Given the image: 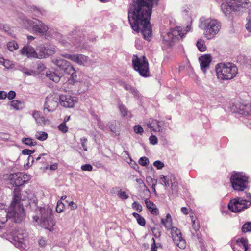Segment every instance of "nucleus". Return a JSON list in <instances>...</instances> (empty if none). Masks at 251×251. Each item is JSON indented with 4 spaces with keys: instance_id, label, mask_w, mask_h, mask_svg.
Returning <instances> with one entry per match:
<instances>
[{
    "instance_id": "f257e3e1",
    "label": "nucleus",
    "mask_w": 251,
    "mask_h": 251,
    "mask_svg": "<svg viewBox=\"0 0 251 251\" xmlns=\"http://www.w3.org/2000/svg\"><path fill=\"white\" fill-rule=\"evenodd\" d=\"M159 0H132L129 5L128 19L132 29L141 33L145 39L150 41L152 29L150 20L152 8Z\"/></svg>"
},
{
    "instance_id": "f03ea898",
    "label": "nucleus",
    "mask_w": 251,
    "mask_h": 251,
    "mask_svg": "<svg viewBox=\"0 0 251 251\" xmlns=\"http://www.w3.org/2000/svg\"><path fill=\"white\" fill-rule=\"evenodd\" d=\"M28 199L30 207H35L37 204V199L33 194L27 191L23 192L20 194V190L19 188H16L13 191V198L9 210L12 211L16 215L18 221L22 222L25 218V213L23 207V203L21 202Z\"/></svg>"
},
{
    "instance_id": "7ed1b4c3",
    "label": "nucleus",
    "mask_w": 251,
    "mask_h": 251,
    "mask_svg": "<svg viewBox=\"0 0 251 251\" xmlns=\"http://www.w3.org/2000/svg\"><path fill=\"white\" fill-rule=\"evenodd\" d=\"M35 208L36 210H38L40 213L38 215L33 217L34 220L35 222H38V220L40 219V225L42 227L50 231H52L55 223L53 220L51 209L49 207L38 208L37 206Z\"/></svg>"
},
{
    "instance_id": "20e7f679",
    "label": "nucleus",
    "mask_w": 251,
    "mask_h": 251,
    "mask_svg": "<svg viewBox=\"0 0 251 251\" xmlns=\"http://www.w3.org/2000/svg\"><path fill=\"white\" fill-rule=\"evenodd\" d=\"M218 2L223 1L221 5V10L224 14L227 16L232 12L240 10L242 8H247L250 5L248 0H215Z\"/></svg>"
},
{
    "instance_id": "39448f33",
    "label": "nucleus",
    "mask_w": 251,
    "mask_h": 251,
    "mask_svg": "<svg viewBox=\"0 0 251 251\" xmlns=\"http://www.w3.org/2000/svg\"><path fill=\"white\" fill-rule=\"evenodd\" d=\"M216 72L218 79L229 80L234 78L238 73L236 66L231 63H220L216 67Z\"/></svg>"
},
{
    "instance_id": "423d86ee",
    "label": "nucleus",
    "mask_w": 251,
    "mask_h": 251,
    "mask_svg": "<svg viewBox=\"0 0 251 251\" xmlns=\"http://www.w3.org/2000/svg\"><path fill=\"white\" fill-rule=\"evenodd\" d=\"M200 26L204 30L205 37L209 40L214 38L218 34L221 28V24L217 20L208 18L201 20Z\"/></svg>"
},
{
    "instance_id": "0eeeda50",
    "label": "nucleus",
    "mask_w": 251,
    "mask_h": 251,
    "mask_svg": "<svg viewBox=\"0 0 251 251\" xmlns=\"http://www.w3.org/2000/svg\"><path fill=\"white\" fill-rule=\"evenodd\" d=\"M247 199L237 197L230 200L228 205V209L233 212H239L251 206V195L246 193Z\"/></svg>"
},
{
    "instance_id": "6e6552de",
    "label": "nucleus",
    "mask_w": 251,
    "mask_h": 251,
    "mask_svg": "<svg viewBox=\"0 0 251 251\" xmlns=\"http://www.w3.org/2000/svg\"><path fill=\"white\" fill-rule=\"evenodd\" d=\"M249 177L242 172L233 174L230 178L232 186L234 190L243 191L248 188Z\"/></svg>"
},
{
    "instance_id": "1a4fd4ad",
    "label": "nucleus",
    "mask_w": 251,
    "mask_h": 251,
    "mask_svg": "<svg viewBox=\"0 0 251 251\" xmlns=\"http://www.w3.org/2000/svg\"><path fill=\"white\" fill-rule=\"evenodd\" d=\"M22 22L25 28H32L33 31L38 34L43 35L49 29L46 25L36 19L29 20L25 18L22 20Z\"/></svg>"
},
{
    "instance_id": "9d476101",
    "label": "nucleus",
    "mask_w": 251,
    "mask_h": 251,
    "mask_svg": "<svg viewBox=\"0 0 251 251\" xmlns=\"http://www.w3.org/2000/svg\"><path fill=\"white\" fill-rule=\"evenodd\" d=\"M132 64L134 70L143 76H149V63L147 59L144 56L140 57L134 55L132 58Z\"/></svg>"
},
{
    "instance_id": "9b49d317",
    "label": "nucleus",
    "mask_w": 251,
    "mask_h": 251,
    "mask_svg": "<svg viewBox=\"0 0 251 251\" xmlns=\"http://www.w3.org/2000/svg\"><path fill=\"white\" fill-rule=\"evenodd\" d=\"M52 61L60 69L63 70L67 74L70 75L73 79L76 78V72L70 62L60 57L53 59Z\"/></svg>"
},
{
    "instance_id": "f8f14e48",
    "label": "nucleus",
    "mask_w": 251,
    "mask_h": 251,
    "mask_svg": "<svg viewBox=\"0 0 251 251\" xmlns=\"http://www.w3.org/2000/svg\"><path fill=\"white\" fill-rule=\"evenodd\" d=\"M182 31L180 27H177L176 29H171L167 34L163 36V43L167 46H171L174 43L177 41L179 38L184 37V33Z\"/></svg>"
},
{
    "instance_id": "ddd939ff",
    "label": "nucleus",
    "mask_w": 251,
    "mask_h": 251,
    "mask_svg": "<svg viewBox=\"0 0 251 251\" xmlns=\"http://www.w3.org/2000/svg\"><path fill=\"white\" fill-rule=\"evenodd\" d=\"M8 178L11 181V183L15 186H21L31 179L29 175L21 172L11 174Z\"/></svg>"
},
{
    "instance_id": "4468645a",
    "label": "nucleus",
    "mask_w": 251,
    "mask_h": 251,
    "mask_svg": "<svg viewBox=\"0 0 251 251\" xmlns=\"http://www.w3.org/2000/svg\"><path fill=\"white\" fill-rule=\"evenodd\" d=\"M60 43L66 47H74L75 50L77 51H80L84 48V44L80 40L74 37H63L60 41Z\"/></svg>"
},
{
    "instance_id": "2eb2a0df",
    "label": "nucleus",
    "mask_w": 251,
    "mask_h": 251,
    "mask_svg": "<svg viewBox=\"0 0 251 251\" xmlns=\"http://www.w3.org/2000/svg\"><path fill=\"white\" fill-rule=\"evenodd\" d=\"M59 96L56 94H50L47 96L44 103V111L46 110L48 112L54 111L58 106Z\"/></svg>"
},
{
    "instance_id": "dca6fc26",
    "label": "nucleus",
    "mask_w": 251,
    "mask_h": 251,
    "mask_svg": "<svg viewBox=\"0 0 251 251\" xmlns=\"http://www.w3.org/2000/svg\"><path fill=\"white\" fill-rule=\"evenodd\" d=\"M171 236L174 244L180 249L186 248V242L182 236L180 230L176 227H172L171 231Z\"/></svg>"
},
{
    "instance_id": "f3484780",
    "label": "nucleus",
    "mask_w": 251,
    "mask_h": 251,
    "mask_svg": "<svg viewBox=\"0 0 251 251\" xmlns=\"http://www.w3.org/2000/svg\"><path fill=\"white\" fill-rule=\"evenodd\" d=\"M160 179L164 182L165 187H169L171 185V190L173 193H176L178 190V183L172 174L167 176L160 175Z\"/></svg>"
},
{
    "instance_id": "a211bd4d",
    "label": "nucleus",
    "mask_w": 251,
    "mask_h": 251,
    "mask_svg": "<svg viewBox=\"0 0 251 251\" xmlns=\"http://www.w3.org/2000/svg\"><path fill=\"white\" fill-rule=\"evenodd\" d=\"M12 236L11 238H9L10 241L17 248H23V245L24 244L25 238L26 237V232L22 230H18L14 233Z\"/></svg>"
},
{
    "instance_id": "6ab92c4d",
    "label": "nucleus",
    "mask_w": 251,
    "mask_h": 251,
    "mask_svg": "<svg viewBox=\"0 0 251 251\" xmlns=\"http://www.w3.org/2000/svg\"><path fill=\"white\" fill-rule=\"evenodd\" d=\"M61 56L70 60L72 61L79 65H85L88 61L89 57L82 54H61Z\"/></svg>"
},
{
    "instance_id": "aec40b11",
    "label": "nucleus",
    "mask_w": 251,
    "mask_h": 251,
    "mask_svg": "<svg viewBox=\"0 0 251 251\" xmlns=\"http://www.w3.org/2000/svg\"><path fill=\"white\" fill-rule=\"evenodd\" d=\"M38 58H45L50 55L54 54L56 50L54 47L51 46H45L41 45L37 48Z\"/></svg>"
},
{
    "instance_id": "412c9836",
    "label": "nucleus",
    "mask_w": 251,
    "mask_h": 251,
    "mask_svg": "<svg viewBox=\"0 0 251 251\" xmlns=\"http://www.w3.org/2000/svg\"><path fill=\"white\" fill-rule=\"evenodd\" d=\"M8 218L11 219L12 221L15 223L21 222L16 220L17 217L12 211L9 209L6 211L4 209L0 208V227L7 221Z\"/></svg>"
},
{
    "instance_id": "4be33fe9",
    "label": "nucleus",
    "mask_w": 251,
    "mask_h": 251,
    "mask_svg": "<svg viewBox=\"0 0 251 251\" xmlns=\"http://www.w3.org/2000/svg\"><path fill=\"white\" fill-rule=\"evenodd\" d=\"M60 104L66 108H72L77 103V100L71 96L61 95L59 96Z\"/></svg>"
},
{
    "instance_id": "5701e85b",
    "label": "nucleus",
    "mask_w": 251,
    "mask_h": 251,
    "mask_svg": "<svg viewBox=\"0 0 251 251\" xmlns=\"http://www.w3.org/2000/svg\"><path fill=\"white\" fill-rule=\"evenodd\" d=\"M231 246L234 251H247L248 249V241L244 238H239L235 243H232Z\"/></svg>"
},
{
    "instance_id": "b1692460",
    "label": "nucleus",
    "mask_w": 251,
    "mask_h": 251,
    "mask_svg": "<svg viewBox=\"0 0 251 251\" xmlns=\"http://www.w3.org/2000/svg\"><path fill=\"white\" fill-rule=\"evenodd\" d=\"M21 53L22 55L26 56L28 58H38V52L37 50L35 51L34 49L29 44L25 45L21 49Z\"/></svg>"
},
{
    "instance_id": "393cba45",
    "label": "nucleus",
    "mask_w": 251,
    "mask_h": 251,
    "mask_svg": "<svg viewBox=\"0 0 251 251\" xmlns=\"http://www.w3.org/2000/svg\"><path fill=\"white\" fill-rule=\"evenodd\" d=\"M162 124L163 123L161 121L150 119L147 123V126L154 132H160L162 131L161 126Z\"/></svg>"
},
{
    "instance_id": "a878e982",
    "label": "nucleus",
    "mask_w": 251,
    "mask_h": 251,
    "mask_svg": "<svg viewBox=\"0 0 251 251\" xmlns=\"http://www.w3.org/2000/svg\"><path fill=\"white\" fill-rule=\"evenodd\" d=\"M200 62L201 68L204 73H205L206 70L209 67V64L211 61V57L210 55L206 54L201 56L199 58Z\"/></svg>"
},
{
    "instance_id": "bb28decb",
    "label": "nucleus",
    "mask_w": 251,
    "mask_h": 251,
    "mask_svg": "<svg viewBox=\"0 0 251 251\" xmlns=\"http://www.w3.org/2000/svg\"><path fill=\"white\" fill-rule=\"evenodd\" d=\"M32 115L37 125L41 126L45 125L47 120L43 116H41V112L40 111H33L32 112Z\"/></svg>"
},
{
    "instance_id": "cd10ccee",
    "label": "nucleus",
    "mask_w": 251,
    "mask_h": 251,
    "mask_svg": "<svg viewBox=\"0 0 251 251\" xmlns=\"http://www.w3.org/2000/svg\"><path fill=\"white\" fill-rule=\"evenodd\" d=\"M145 203L146 204L147 208L149 211L152 214L157 215L158 214V210L156 207V206L150 200L146 199L145 200Z\"/></svg>"
},
{
    "instance_id": "c85d7f7f",
    "label": "nucleus",
    "mask_w": 251,
    "mask_h": 251,
    "mask_svg": "<svg viewBox=\"0 0 251 251\" xmlns=\"http://www.w3.org/2000/svg\"><path fill=\"white\" fill-rule=\"evenodd\" d=\"M17 69L22 72L26 76L35 75L36 71L34 70L29 69L25 66L19 65L17 67Z\"/></svg>"
},
{
    "instance_id": "c756f323",
    "label": "nucleus",
    "mask_w": 251,
    "mask_h": 251,
    "mask_svg": "<svg viewBox=\"0 0 251 251\" xmlns=\"http://www.w3.org/2000/svg\"><path fill=\"white\" fill-rule=\"evenodd\" d=\"M122 86L124 88L125 90L129 91L135 97H139V93L137 90H136L135 88L133 87L130 85L124 82L122 83Z\"/></svg>"
},
{
    "instance_id": "7c9ffc66",
    "label": "nucleus",
    "mask_w": 251,
    "mask_h": 251,
    "mask_svg": "<svg viewBox=\"0 0 251 251\" xmlns=\"http://www.w3.org/2000/svg\"><path fill=\"white\" fill-rule=\"evenodd\" d=\"M162 224L168 229H171L172 227V218L170 214L166 215L165 219H161Z\"/></svg>"
},
{
    "instance_id": "2f4dec72",
    "label": "nucleus",
    "mask_w": 251,
    "mask_h": 251,
    "mask_svg": "<svg viewBox=\"0 0 251 251\" xmlns=\"http://www.w3.org/2000/svg\"><path fill=\"white\" fill-rule=\"evenodd\" d=\"M46 76L55 82H59L60 79V77L56 73L51 71L47 72L46 73Z\"/></svg>"
},
{
    "instance_id": "473e14b6",
    "label": "nucleus",
    "mask_w": 251,
    "mask_h": 251,
    "mask_svg": "<svg viewBox=\"0 0 251 251\" xmlns=\"http://www.w3.org/2000/svg\"><path fill=\"white\" fill-rule=\"evenodd\" d=\"M196 46L199 50L201 52H203L206 50V46L205 44V41L203 39H198L196 43Z\"/></svg>"
},
{
    "instance_id": "72a5a7b5",
    "label": "nucleus",
    "mask_w": 251,
    "mask_h": 251,
    "mask_svg": "<svg viewBox=\"0 0 251 251\" xmlns=\"http://www.w3.org/2000/svg\"><path fill=\"white\" fill-rule=\"evenodd\" d=\"M132 215L134 217L136 218L137 222L139 225L141 226H144L145 225L146 221L143 217L136 212H133Z\"/></svg>"
},
{
    "instance_id": "f704fd0d",
    "label": "nucleus",
    "mask_w": 251,
    "mask_h": 251,
    "mask_svg": "<svg viewBox=\"0 0 251 251\" xmlns=\"http://www.w3.org/2000/svg\"><path fill=\"white\" fill-rule=\"evenodd\" d=\"M108 127L110 130L115 133H117L119 132V128L118 126V123L115 121H113L108 123Z\"/></svg>"
},
{
    "instance_id": "c9c22d12",
    "label": "nucleus",
    "mask_w": 251,
    "mask_h": 251,
    "mask_svg": "<svg viewBox=\"0 0 251 251\" xmlns=\"http://www.w3.org/2000/svg\"><path fill=\"white\" fill-rule=\"evenodd\" d=\"M22 142L29 146H34L37 144V142L30 138H23L22 139Z\"/></svg>"
},
{
    "instance_id": "e433bc0d",
    "label": "nucleus",
    "mask_w": 251,
    "mask_h": 251,
    "mask_svg": "<svg viewBox=\"0 0 251 251\" xmlns=\"http://www.w3.org/2000/svg\"><path fill=\"white\" fill-rule=\"evenodd\" d=\"M35 136L40 141H44L47 139L48 134L45 132L38 131L36 132Z\"/></svg>"
},
{
    "instance_id": "4c0bfd02",
    "label": "nucleus",
    "mask_w": 251,
    "mask_h": 251,
    "mask_svg": "<svg viewBox=\"0 0 251 251\" xmlns=\"http://www.w3.org/2000/svg\"><path fill=\"white\" fill-rule=\"evenodd\" d=\"M7 46L8 50L10 51H13L19 48L18 44L15 41L9 42L7 43Z\"/></svg>"
},
{
    "instance_id": "58836bf2",
    "label": "nucleus",
    "mask_w": 251,
    "mask_h": 251,
    "mask_svg": "<svg viewBox=\"0 0 251 251\" xmlns=\"http://www.w3.org/2000/svg\"><path fill=\"white\" fill-rule=\"evenodd\" d=\"M10 106L18 110L22 108V103L19 100H12L10 102Z\"/></svg>"
},
{
    "instance_id": "ea45409f",
    "label": "nucleus",
    "mask_w": 251,
    "mask_h": 251,
    "mask_svg": "<svg viewBox=\"0 0 251 251\" xmlns=\"http://www.w3.org/2000/svg\"><path fill=\"white\" fill-rule=\"evenodd\" d=\"M119 108L121 113L123 116H128L129 111L127 110L125 106L123 104H120L119 106Z\"/></svg>"
},
{
    "instance_id": "a19ab883",
    "label": "nucleus",
    "mask_w": 251,
    "mask_h": 251,
    "mask_svg": "<svg viewBox=\"0 0 251 251\" xmlns=\"http://www.w3.org/2000/svg\"><path fill=\"white\" fill-rule=\"evenodd\" d=\"M64 204L61 201H58L57 203L56 211L58 213H61L63 211L64 208Z\"/></svg>"
},
{
    "instance_id": "79ce46f5",
    "label": "nucleus",
    "mask_w": 251,
    "mask_h": 251,
    "mask_svg": "<svg viewBox=\"0 0 251 251\" xmlns=\"http://www.w3.org/2000/svg\"><path fill=\"white\" fill-rule=\"evenodd\" d=\"M139 163L143 166H146L149 164V159L146 157H142L139 160Z\"/></svg>"
},
{
    "instance_id": "37998d69",
    "label": "nucleus",
    "mask_w": 251,
    "mask_h": 251,
    "mask_svg": "<svg viewBox=\"0 0 251 251\" xmlns=\"http://www.w3.org/2000/svg\"><path fill=\"white\" fill-rule=\"evenodd\" d=\"M242 230L243 232L251 231V223L245 224L242 226Z\"/></svg>"
},
{
    "instance_id": "c03bdc74",
    "label": "nucleus",
    "mask_w": 251,
    "mask_h": 251,
    "mask_svg": "<svg viewBox=\"0 0 251 251\" xmlns=\"http://www.w3.org/2000/svg\"><path fill=\"white\" fill-rule=\"evenodd\" d=\"M132 207L134 210L139 212L142 211V205L137 202L134 201L132 204Z\"/></svg>"
},
{
    "instance_id": "a18cd8bd",
    "label": "nucleus",
    "mask_w": 251,
    "mask_h": 251,
    "mask_svg": "<svg viewBox=\"0 0 251 251\" xmlns=\"http://www.w3.org/2000/svg\"><path fill=\"white\" fill-rule=\"evenodd\" d=\"M80 144L84 151H87V139L85 137H82L80 140Z\"/></svg>"
},
{
    "instance_id": "49530a36",
    "label": "nucleus",
    "mask_w": 251,
    "mask_h": 251,
    "mask_svg": "<svg viewBox=\"0 0 251 251\" xmlns=\"http://www.w3.org/2000/svg\"><path fill=\"white\" fill-rule=\"evenodd\" d=\"M58 129H59V130H60L62 132L64 133H66L68 130V128L66 126V125L65 123V122H63L58 126Z\"/></svg>"
},
{
    "instance_id": "de8ad7c7",
    "label": "nucleus",
    "mask_w": 251,
    "mask_h": 251,
    "mask_svg": "<svg viewBox=\"0 0 251 251\" xmlns=\"http://www.w3.org/2000/svg\"><path fill=\"white\" fill-rule=\"evenodd\" d=\"M247 20L248 22L246 24V28L249 32H251V15L247 18Z\"/></svg>"
},
{
    "instance_id": "09e8293b",
    "label": "nucleus",
    "mask_w": 251,
    "mask_h": 251,
    "mask_svg": "<svg viewBox=\"0 0 251 251\" xmlns=\"http://www.w3.org/2000/svg\"><path fill=\"white\" fill-rule=\"evenodd\" d=\"M118 196L122 199H126L129 197L128 195H127L126 192L121 190L118 192Z\"/></svg>"
},
{
    "instance_id": "8fccbe9b",
    "label": "nucleus",
    "mask_w": 251,
    "mask_h": 251,
    "mask_svg": "<svg viewBox=\"0 0 251 251\" xmlns=\"http://www.w3.org/2000/svg\"><path fill=\"white\" fill-rule=\"evenodd\" d=\"M149 141L150 144L153 145L157 144L158 143L157 138L155 135H152L150 137Z\"/></svg>"
},
{
    "instance_id": "3c124183",
    "label": "nucleus",
    "mask_w": 251,
    "mask_h": 251,
    "mask_svg": "<svg viewBox=\"0 0 251 251\" xmlns=\"http://www.w3.org/2000/svg\"><path fill=\"white\" fill-rule=\"evenodd\" d=\"M81 169L82 171H91L93 169V166L89 164L82 165Z\"/></svg>"
},
{
    "instance_id": "603ef678",
    "label": "nucleus",
    "mask_w": 251,
    "mask_h": 251,
    "mask_svg": "<svg viewBox=\"0 0 251 251\" xmlns=\"http://www.w3.org/2000/svg\"><path fill=\"white\" fill-rule=\"evenodd\" d=\"M153 165L157 169H161L164 166V163L159 160L155 161Z\"/></svg>"
},
{
    "instance_id": "864d4df0",
    "label": "nucleus",
    "mask_w": 251,
    "mask_h": 251,
    "mask_svg": "<svg viewBox=\"0 0 251 251\" xmlns=\"http://www.w3.org/2000/svg\"><path fill=\"white\" fill-rule=\"evenodd\" d=\"M134 130L137 134H141L143 132V129L140 125L135 126Z\"/></svg>"
},
{
    "instance_id": "5fc2aeb1",
    "label": "nucleus",
    "mask_w": 251,
    "mask_h": 251,
    "mask_svg": "<svg viewBox=\"0 0 251 251\" xmlns=\"http://www.w3.org/2000/svg\"><path fill=\"white\" fill-rule=\"evenodd\" d=\"M16 96V93L14 91H10L8 94H7V97L10 100H13Z\"/></svg>"
},
{
    "instance_id": "6e6d98bb",
    "label": "nucleus",
    "mask_w": 251,
    "mask_h": 251,
    "mask_svg": "<svg viewBox=\"0 0 251 251\" xmlns=\"http://www.w3.org/2000/svg\"><path fill=\"white\" fill-rule=\"evenodd\" d=\"M34 152V150H30L29 149H24L22 151V153L25 155H29Z\"/></svg>"
},
{
    "instance_id": "4d7b16f0",
    "label": "nucleus",
    "mask_w": 251,
    "mask_h": 251,
    "mask_svg": "<svg viewBox=\"0 0 251 251\" xmlns=\"http://www.w3.org/2000/svg\"><path fill=\"white\" fill-rule=\"evenodd\" d=\"M193 225H192V228L196 231H198L199 230L200 226L198 224L196 223V222L195 220L192 221Z\"/></svg>"
},
{
    "instance_id": "13d9d810",
    "label": "nucleus",
    "mask_w": 251,
    "mask_h": 251,
    "mask_svg": "<svg viewBox=\"0 0 251 251\" xmlns=\"http://www.w3.org/2000/svg\"><path fill=\"white\" fill-rule=\"evenodd\" d=\"M7 97V93L4 91H0V100H4Z\"/></svg>"
},
{
    "instance_id": "bf43d9fd",
    "label": "nucleus",
    "mask_w": 251,
    "mask_h": 251,
    "mask_svg": "<svg viewBox=\"0 0 251 251\" xmlns=\"http://www.w3.org/2000/svg\"><path fill=\"white\" fill-rule=\"evenodd\" d=\"M69 205L70 206L71 209L75 210L77 208V206L76 204H75L73 201H71L68 203Z\"/></svg>"
},
{
    "instance_id": "052dcab7",
    "label": "nucleus",
    "mask_w": 251,
    "mask_h": 251,
    "mask_svg": "<svg viewBox=\"0 0 251 251\" xmlns=\"http://www.w3.org/2000/svg\"><path fill=\"white\" fill-rule=\"evenodd\" d=\"M38 243L40 247H43L45 246L46 244V241L43 238H41L39 239Z\"/></svg>"
},
{
    "instance_id": "680f3d73",
    "label": "nucleus",
    "mask_w": 251,
    "mask_h": 251,
    "mask_svg": "<svg viewBox=\"0 0 251 251\" xmlns=\"http://www.w3.org/2000/svg\"><path fill=\"white\" fill-rule=\"evenodd\" d=\"M180 29L182 31H180V33H184V35L186 34L188 31H189L191 29V26L190 25H187L184 30H182V29L180 27Z\"/></svg>"
},
{
    "instance_id": "e2e57ef3",
    "label": "nucleus",
    "mask_w": 251,
    "mask_h": 251,
    "mask_svg": "<svg viewBox=\"0 0 251 251\" xmlns=\"http://www.w3.org/2000/svg\"><path fill=\"white\" fill-rule=\"evenodd\" d=\"M153 244L151 245V251H157L156 247L155 245V240L152 238Z\"/></svg>"
},
{
    "instance_id": "0e129e2a",
    "label": "nucleus",
    "mask_w": 251,
    "mask_h": 251,
    "mask_svg": "<svg viewBox=\"0 0 251 251\" xmlns=\"http://www.w3.org/2000/svg\"><path fill=\"white\" fill-rule=\"evenodd\" d=\"M57 168V164H54L53 165H50V169L51 170H55Z\"/></svg>"
},
{
    "instance_id": "69168bd1",
    "label": "nucleus",
    "mask_w": 251,
    "mask_h": 251,
    "mask_svg": "<svg viewBox=\"0 0 251 251\" xmlns=\"http://www.w3.org/2000/svg\"><path fill=\"white\" fill-rule=\"evenodd\" d=\"M153 181H155V183H152L151 187L154 192H155V186L156 185L157 180H154Z\"/></svg>"
},
{
    "instance_id": "338daca9",
    "label": "nucleus",
    "mask_w": 251,
    "mask_h": 251,
    "mask_svg": "<svg viewBox=\"0 0 251 251\" xmlns=\"http://www.w3.org/2000/svg\"><path fill=\"white\" fill-rule=\"evenodd\" d=\"M136 181L140 185H142V184H144V181H143V180L140 179V178L136 179Z\"/></svg>"
},
{
    "instance_id": "774afa93",
    "label": "nucleus",
    "mask_w": 251,
    "mask_h": 251,
    "mask_svg": "<svg viewBox=\"0 0 251 251\" xmlns=\"http://www.w3.org/2000/svg\"><path fill=\"white\" fill-rule=\"evenodd\" d=\"M181 212L185 214H188V209L185 207H182L181 209Z\"/></svg>"
}]
</instances>
